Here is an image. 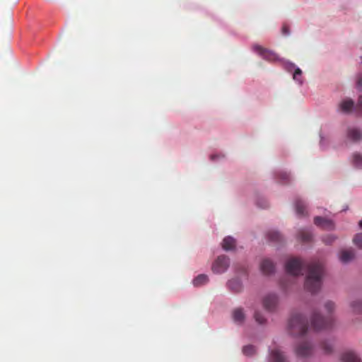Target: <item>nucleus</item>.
Here are the masks:
<instances>
[{"instance_id": "f257e3e1", "label": "nucleus", "mask_w": 362, "mask_h": 362, "mask_svg": "<svg viewBox=\"0 0 362 362\" xmlns=\"http://www.w3.org/2000/svg\"><path fill=\"white\" fill-rule=\"evenodd\" d=\"M285 267L286 272L294 276L302 275L303 269L306 267L305 289L313 293L320 289L324 275V267L319 261L305 264L298 258H291L287 261Z\"/></svg>"}, {"instance_id": "9d476101", "label": "nucleus", "mask_w": 362, "mask_h": 362, "mask_svg": "<svg viewBox=\"0 0 362 362\" xmlns=\"http://www.w3.org/2000/svg\"><path fill=\"white\" fill-rule=\"evenodd\" d=\"M269 362H286V357L279 349H274L269 353Z\"/></svg>"}, {"instance_id": "cd10ccee", "label": "nucleus", "mask_w": 362, "mask_h": 362, "mask_svg": "<svg viewBox=\"0 0 362 362\" xmlns=\"http://www.w3.org/2000/svg\"><path fill=\"white\" fill-rule=\"evenodd\" d=\"M278 177L284 184L288 182L290 180L289 174L286 172H279L278 173Z\"/></svg>"}, {"instance_id": "f3484780", "label": "nucleus", "mask_w": 362, "mask_h": 362, "mask_svg": "<svg viewBox=\"0 0 362 362\" xmlns=\"http://www.w3.org/2000/svg\"><path fill=\"white\" fill-rule=\"evenodd\" d=\"M235 240L230 236L225 238L222 243V247L225 250H230L235 248Z\"/></svg>"}, {"instance_id": "393cba45", "label": "nucleus", "mask_w": 362, "mask_h": 362, "mask_svg": "<svg viewBox=\"0 0 362 362\" xmlns=\"http://www.w3.org/2000/svg\"><path fill=\"white\" fill-rule=\"evenodd\" d=\"M324 307L328 313H332L335 309V304L331 300H327L325 302Z\"/></svg>"}, {"instance_id": "20e7f679", "label": "nucleus", "mask_w": 362, "mask_h": 362, "mask_svg": "<svg viewBox=\"0 0 362 362\" xmlns=\"http://www.w3.org/2000/svg\"><path fill=\"white\" fill-rule=\"evenodd\" d=\"M341 112L349 113L352 109L357 115H362V95L359 96L357 105L354 107V101L351 99H346L339 105Z\"/></svg>"}, {"instance_id": "ddd939ff", "label": "nucleus", "mask_w": 362, "mask_h": 362, "mask_svg": "<svg viewBox=\"0 0 362 362\" xmlns=\"http://www.w3.org/2000/svg\"><path fill=\"white\" fill-rule=\"evenodd\" d=\"M354 258V252L352 250H344L339 254V259L342 263L346 264Z\"/></svg>"}, {"instance_id": "f03ea898", "label": "nucleus", "mask_w": 362, "mask_h": 362, "mask_svg": "<svg viewBox=\"0 0 362 362\" xmlns=\"http://www.w3.org/2000/svg\"><path fill=\"white\" fill-rule=\"evenodd\" d=\"M288 328L293 335H303L308 330V321L301 314L294 313L289 319Z\"/></svg>"}, {"instance_id": "2eb2a0df", "label": "nucleus", "mask_w": 362, "mask_h": 362, "mask_svg": "<svg viewBox=\"0 0 362 362\" xmlns=\"http://www.w3.org/2000/svg\"><path fill=\"white\" fill-rule=\"evenodd\" d=\"M351 311L354 314H361L362 313V300L360 299H356L352 300L350 303Z\"/></svg>"}, {"instance_id": "4468645a", "label": "nucleus", "mask_w": 362, "mask_h": 362, "mask_svg": "<svg viewBox=\"0 0 362 362\" xmlns=\"http://www.w3.org/2000/svg\"><path fill=\"white\" fill-rule=\"evenodd\" d=\"M295 207L296 213L298 216H303L308 215L306 205L303 200L297 199L295 202Z\"/></svg>"}, {"instance_id": "6ab92c4d", "label": "nucleus", "mask_w": 362, "mask_h": 362, "mask_svg": "<svg viewBox=\"0 0 362 362\" xmlns=\"http://www.w3.org/2000/svg\"><path fill=\"white\" fill-rule=\"evenodd\" d=\"M233 318L235 322L236 323H242L244 321L245 319V315L243 313V311L241 308H237L234 310L233 313Z\"/></svg>"}, {"instance_id": "4be33fe9", "label": "nucleus", "mask_w": 362, "mask_h": 362, "mask_svg": "<svg viewBox=\"0 0 362 362\" xmlns=\"http://www.w3.org/2000/svg\"><path fill=\"white\" fill-rule=\"evenodd\" d=\"M209 281L208 276L205 274H199L193 280L195 286H199L206 284Z\"/></svg>"}, {"instance_id": "7c9ffc66", "label": "nucleus", "mask_w": 362, "mask_h": 362, "mask_svg": "<svg viewBox=\"0 0 362 362\" xmlns=\"http://www.w3.org/2000/svg\"><path fill=\"white\" fill-rule=\"evenodd\" d=\"M281 33L284 35H288L290 33L289 27L287 24L284 23L281 28Z\"/></svg>"}, {"instance_id": "9b49d317", "label": "nucleus", "mask_w": 362, "mask_h": 362, "mask_svg": "<svg viewBox=\"0 0 362 362\" xmlns=\"http://www.w3.org/2000/svg\"><path fill=\"white\" fill-rule=\"evenodd\" d=\"M260 269L263 274H270L274 271V264L270 259H264L261 262Z\"/></svg>"}, {"instance_id": "c85d7f7f", "label": "nucleus", "mask_w": 362, "mask_h": 362, "mask_svg": "<svg viewBox=\"0 0 362 362\" xmlns=\"http://www.w3.org/2000/svg\"><path fill=\"white\" fill-rule=\"evenodd\" d=\"M254 317L255 321L260 325H263L266 322V319L259 312H255Z\"/></svg>"}, {"instance_id": "aec40b11", "label": "nucleus", "mask_w": 362, "mask_h": 362, "mask_svg": "<svg viewBox=\"0 0 362 362\" xmlns=\"http://www.w3.org/2000/svg\"><path fill=\"white\" fill-rule=\"evenodd\" d=\"M299 238L305 243L310 242L312 239V234L308 230L302 229L298 232Z\"/></svg>"}, {"instance_id": "a211bd4d", "label": "nucleus", "mask_w": 362, "mask_h": 362, "mask_svg": "<svg viewBox=\"0 0 362 362\" xmlns=\"http://www.w3.org/2000/svg\"><path fill=\"white\" fill-rule=\"evenodd\" d=\"M228 286L230 290L233 291L235 293L240 292L242 289V284L240 280L236 279L228 281Z\"/></svg>"}, {"instance_id": "bb28decb", "label": "nucleus", "mask_w": 362, "mask_h": 362, "mask_svg": "<svg viewBox=\"0 0 362 362\" xmlns=\"http://www.w3.org/2000/svg\"><path fill=\"white\" fill-rule=\"evenodd\" d=\"M354 243L360 249H362V233L356 234L354 239Z\"/></svg>"}, {"instance_id": "72a5a7b5", "label": "nucleus", "mask_w": 362, "mask_h": 362, "mask_svg": "<svg viewBox=\"0 0 362 362\" xmlns=\"http://www.w3.org/2000/svg\"><path fill=\"white\" fill-rule=\"evenodd\" d=\"M334 240L332 237H329L327 240H325V242L327 244L331 243Z\"/></svg>"}, {"instance_id": "2f4dec72", "label": "nucleus", "mask_w": 362, "mask_h": 362, "mask_svg": "<svg viewBox=\"0 0 362 362\" xmlns=\"http://www.w3.org/2000/svg\"><path fill=\"white\" fill-rule=\"evenodd\" d=\"M357 86L358 88H361L362 87V74H359L358 76V78H357Z\"/></svg>"}, {"instance_id": "7ed1b4c3", "label": "nucleus", "mask_w": 362, "mask_h": 362, "mask_svg": "<svg viewBox=\"0 0 362 362\" xmlns=\"http://www.w3.org/2000/svg\"><path fill=\"white\" fill-rule=\"evenodd\" d=\"M332 322L333 319L332 317L325 318L317 312H314L311 317V326L316 331L331 327Z\"/></svg>"}, {"instance_id": "423d86ee", "label": "nucleus", "mask_w": 362, "mask_h": 362, "mask_svg": "<svg viewBox=\"0 0 362 362\" xmlns=\"http://www.w3.org/2000/svg\"><path fill=\"white\" fill-rule=\"evenodd\" d=\"M253 49L266 60L275 61L278 59L277 55L274 52L267 49L259 45H255L253 46Z\"/></svg>"}, {"instance_id": "c756f323", "label": "nucleus", "mask_w": 362, "mask_h": 362, "mask_svg": "<svg viewBox=\"0 0 362 362\" xmlns=\"http://www.w3.org/2000/svg\"><path fill=\"white\" fill-rule=\"evenodd\" d=\"M301 75H302V71L299 69V68H296L294 73H293V78L294 80L298 81L300 83H302V81H301Z\"/></svg>"}, {"instance_id": "412c9836", "label": "nucleus", "mask_w": 362, "mask_h": 362, "mask_svg": "<svg viewBox=\"0 0 362 362\" xmlns=\"http://www.w3.org/2000/svg\"><path fill=\"white\" fill-rule=\"evenodd\" d=\"M267 238L269 240L272 242H281L282 240L281 235L276 230H270L267 233Z\"/></svg>"}, {"instance_id": "f8f14e48", "label": "nucleus", "mask_w": 362, "mask_h": 362, "mask_svg": "<svg viewBox=\"0 0 362 362\" xmlns=\"http://www.w3.org/2000/svg\"><path fill=\"white\" fill-rule=\"evenodd\" d=\"M347 136L352 141L356 142L362 139V132L355 127L349 128L347 131Z\"/></svg>"}, {"instance_id": "dca6fc26", "label": "nucleus", "mask_w": 362, "mask_h": 362, "mask_svg": "<svg viewBox=\"0 0 362 362\" xmlns=\"http://www.w3.org/2000/svg\"><path fill=\"white\" fill-rule=\"evenodd\" d=\"M342 362H361L357 355L351 351L344 353L341 356Z\"/></svg>"}, {"instance_id": "f704fd0d", "label": "nucleus", "mask_w": 362, "mask_h": 362, "mask_svg": "<svg viewBox=\"0 0 362 362\" xmlns=\"http://www.w3.org/2000/svg\"><path fill=\"white\" fill-rule=\"evenodd\" d=\"M359 226L362 228V220L359 222Z\"/></svg>"}, {"instance_id": "39448f33", "label": "nucleus", "mask_w": 362, "mask_h": 362, "mask_svg": "<svg viewBox=\"0 0 362 362\" xmlns=\"http://www.w3.org/2000/svg\"><path fill=\"white\" fill-rule=\"evenodd\" d=\"M229 267V259L225 255L217 257L212 265V271L215 274L225 272Z\"/></svg>"}, {"instance_id": "1a4fd4ad", "label": "nucleus", "mask_w": 362, "mask_h": 362, "mask_svg": "<svg viewBox=\"0 0 362 362\" xmlns=\"http://www.w3.org/2000/svg\"><path fill=\"white\" fill-rule=\"evenodd\" d=\"M314 223L317 226H319L325 230H332L334 228V223L331 220L320 216L315 217Z\"/></svg>"}, {"instance_id": "a878e982", "label": "nucleus", "mask_w": 362, "mask_h": 362, "mask_svg": "<svg viewBox=\"0 0 362 362\" xmlns=\"http://www.w3.org/2000/svg\"><path fill=\"white\" fill-rule=\"evenodd\" d=\"M322 348L326 354H329L332 351L333 345L329 341H323L322 343Z\"/></svg>"}, {"instance_id": "0eeeda50", "label": "nucleus", "mask_w": 362, "mask_h": 362, "mask_svg": "<svg viewBox=\"0 0 362 362\" xmlns=\"http://www.w3.org/2000/svg\"><path fill=\"white\" fill-rule=\"evenodd\" d=\"M278 298L276 295L272 293L266 296L263 299V305L265 309L272 311L274 310L277 305Z\"/></svg>"}, {"instance_id": "473e14b6", "label": "nucleus", "mask_w": 362, "mask_h": 362, "mask_svg": "<svg viewBox=\"0 0 362 362\" xmlns=\"http://www.w3.org/2000/svg\"><path fill=\"white\" fill-rule=\"evenodd\" d=\"M257 204L258 206H259V207L262 209L267 208L268 206V204L266 201H264V204L262 205H261L259 203H258Z\"/></svg>"}, {"instance_id": "b1692460", "label": "nucleus", "mask_w": 362, "mask_h": 362, "mask_svg": "<svg viewBox=\"0 0 362 362\" xmlns=\"http://www.w3.org/2000/svg\"><path fill=\"white\" fill-rule=\"evenodd\" d=\"M243 352L246 356H252L255 353V348L252 345L245 346Z\"/></svg>"}, {"instance_id": "5701e85b", "label": "nucleus", "mask_w": 362, "mask_h": 362, "mask_svg": "<svg viewBox=\"0 0 362 362\" xmlns=\"http://www.w3.org/2000/svg\"><path fill=\"white\" fill-rule=\"evenodd\" d=\"M353 163L356 168L362 169V155L354 153L353 155Z\"/></svg>"}, {"instance_id": "6e6552de", "label": "nucleus", "mask_w": 362, "mask_h": 362, "mask_svg": "<svg viewBox=\"0 0 362 362\" xmlns=\"http://www.w3.org/2000/svg\"><path fill=\"white\" fill-rule=\"evenodd\" d=\"M311 352L312 346L307 341L300 343L296 349V354L300 357L308 356L311 354Z\"/></svg>"}]
</instances>
